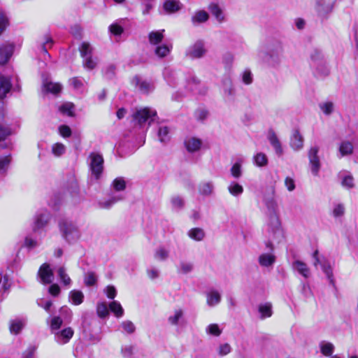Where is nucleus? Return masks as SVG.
Masks as SVG:
<instances>
[{
  "instance_id": "nucleus-16",
  "label": "nucleus",
  "mask_w": 358,
  "mask_h": 358,
  "mask_svg": "<svg viewBox=\"0 0 358 358\" xmlns=\"http://www.w3.org/2000/svg\"><path fill=\"white\" fill-rule=\"evenodd\" d=\"M206 303L210 307L218 305L222 299L221 294L216 289H212L206 292Z\"/></svg>"
},
{
  "instance_id": "nucleus-13",
  "label": "nucleus",
  "mask_w": 358,
  "mask_h": 358,
  "mask_svg": "<svg viewBox=\"0 0 358 358\" xmlns=\"http://www.w3.org/2000/svg\"><path fill=\"white\" fill-rule=\"evenodd\" d=\"M50 219V214L47 211L37 214L35 217L33 230L37 231L45 227Z\"/></svg>"
},
{
  "instance_id": "nucleus-58",
  "label": "nucleus",
  "mask_w": 358,
  "mask_h": 358,
  "mask_svg": "<svg viewBox=\"0 0 358 358\" xmlns=\"http://www.w3.org/2000/svg\"><path fill=\"white\" fill-rule=\"evenodd\" d=\"M59 313L62 319L69 322L72 317V311L67 306H62L59 309Z\"/></svg>"
},
{
  "instance_id": "nucleus-64",
  "label": "nucleus",
  "mask_w": 358,
  "mask_h": 358,
  "mask_svg": "<svg viewBox=\"0 0 358 358\" xmlns=\"http://www.w3.org/2000/svg\"><path fill=\"white\" fill-rule=\"evenodd\" d=\"M310 58L313 62V65L320 62H324L322 61V54L319 50H314L310 55Z\"/></svg>"
},
{
  "instance_id": "nucleus-21",
  "label": "nucleus",
  "mask_w": 358,
  "mask_h": 358,
  "mask_svg": "<svg viewBox=\"0 0 358 358\" xmlns=\"http://www.w3.org/2000/svg\"><path fill=\"white\" fill-rule=\"evenodd\" d=\"M209 19L208 13L203 10H198L191 17V22L194 26L207 22Z\"/></svg>"
},
{
  "instance_id": "nucleus-37",
  "label": "nucleus",
  "mask_w": 358,
  "mask_h": 358,
  "mask_svg": "<svg viewBox=\"0 0 358 358\" xmlns=\"http://www.w3.org/2000/svg\"><path fill=\"white\" fill-rule=\"evenodd\" d=\"M188 236L194 241H201L205 237V232L201 228L196 227L188 231Z\"/></svg>"
},
{
  "instance_id": "nucleus-36",
  "label": "nucleus",
  "mask_w": 358,
  "mask_h": 358,
  "mask_svg": "<svg viewBox=\"0 0 358 358\" xmlns=\"http://www.w3.org/2000/svg\"><path fill=\"white\" fill-rule=\"evenodd\" d=\"M244 162L243 158H238L231 168V173L235 178H239L242 176V164Z\"/></svg>"
},
{
  "instance_id": "nucleus-24",
  "label": "nucleus",
  "mask_w": 358,
  "mask_h": 358,
  "mask_svg": "<svg viewBox=\"0 0 358 358\" xmlns=\"http://www.w3.org/2000/svg\"><path fill=\"white\" fill-rule=\"evenodd\" d=\"M43 87L48 92L57 94L59 93L62 89L61 84L58 83H52L48 80V78H43Z\"/></svg>"
},
{
  "instance_id": "nucleus-10",
  "label": "nucleus",
  "mask_w": 358,
  "mask_h": 358,
  "mask_svg": "<svg viewBox=\"0 0 358 358\" xmlns=\"http://www.w3.org/2000/svg\"><path fill=\"white\" fill-rule=\"evenodd\" d=\"M54 334L55 341L60 345H64L69 342L73 336L74 331L71 327H66L61 331L58 330Z\"/></svg>"
},
{
  "instance_id": "nucleus-38",
  "label": "nucleus",
  "mask_w": 358,
  "mask_h": 358,
  "mask_svg": "<svg viewBox=\"0 0 358 358\" xmlns=\"http://www.w3.org/2000/svg\"><path fill=\"white\" fill-rule=\"evenodd\" d=\"M315 67V75L319 78H324L329 75V70L324 62H320L316 64H313Z\"/></svg>"
},
{
  "instance_id": "nucleus-7",
  "label": "nucleus",
  "mask_w": 358,
  "mask_h": 358,
  "mask_svg": "<svg viewBox=\"0 0 358 358\" xmlns=\"http://www.w3.org/2000/svg\"><path fill=\"white\" fill-rule=\"evenodd\" d=\"M68 190L71 195L74 203H78L84 200V194L80 191L78 182L73 176L69 180Z\"/></svg>"
},
{
  "instance_id": "nucleus-51",
  "label": "nucleus",
  "mask_w": 358,
  "mask_h": 358,
  "mask_svg": "<svg viewBox=\"0 0 358 358\" xmlns=\"http://www.w3.org/2000/svg\"><path fill=\"white\" fill-rule=\"evenodd\" d=\"M69 84L73 87L74 90L83 92L84 90L83 80L78 77H74L69 79Z\"/></svg>"
},
{
  "instance_id": "nucleus-61",
  "label": "nucleus",
  "mask_w": 358,
  "mask_h": 358,
  "mask_svg": "<svg viewBox=\"0 0 358 358\" xmlns=\"http://www.w3.org/2000/svg\"><path fill=\"white\" fill-rule=\"evenodd\" d=\"M136 79L137 80V84L139 86L140 90L143 93H148L151 90L152 85L150 83H149L147 81H144V80L141 81V80H140V79L138 78H136Z\"/></svg>"
},
{
  "instance_id": "nucleus-25",
  "label": "nucleus",
  "mask_w": 358,
  "mask_h": 358,
  "mask_svg": "<svg viewBox=\"0 0 358 358\" xmlns=\"http://www.w3.org/2000/svg\"><path fill=\"white\" fill-rule=\"evenodd\" d=\"M208 8L218 22L222 23L224 21L225 19L223 11L217 3H211L209 4Z\"/></svg>"
},
{
  "instance_id": "nucleus-11",
  "label": "nucleus",
  "mask_w": 358,
  "mask_h": 358,
  "mask_svg": "<svg viewBox=\"0 0 358 358\" xmlns=\"http://www.w3.org/2000/svg\"><path fill=\"white\" fill-rule=\"evenodd\" d=\"M41 278V282L43 284H50L54 279V275L50 265L47 263L42 264L38 273Z\"/></svg>"
},
{
  "instance_id": "nucleus-23",
  "label": "nucleus",
  "mask_w": 358,
  "mask_h": 358,
  "mask_svg": "<svg viewBox=\"0 0 358 358\" xmlns=\"http://www.w3.org/2000/svg\"><path fill=\"white\" fill-rule=\"evenodd\" d=\"M292 267L294 270H296L299 273L303 275L304 278H308L310 275V269L306 265V263L296 260L292 264Z\"/></svg>"
},
{
  "instance_id": "nucleus-9",
  "label": "nucleus",
  "mask_w": 358,
  "mask_h": 358,
  "mask_svg": "<svg viewBox=\"0 0 358 358\" xmlns=\"http://www.w3.org/2000/svg\"><path fill=\"white\" fill-rule=\"evenodd\" d=\"M319 152L318 147H313L308 152V158L311 166V171L314 176H317L320 169V159L317 155Z\"/></svg>"
},
{
  "instance_id": "nucleus-19",
  "label": "nucleus",
  "mask_w": 358,
  "mask_h": 358,
  "mask_svg": "<svg viewBox=\"0 0 358 358\" xmlns=\"http://www.w3.org/2000/svg\"><path fill=\"white\" fill-rule=\"evenodd\" d=\"M201 145V141L195 137H189L185 141V148L189 152H194L199 150Z\"/></svg>"
},
{
  "instance_id": "nucleus-14",
  "label": "nucleus",
  "mask_w": 358,
  "mask_h": 358,
  "mask_svg": "<svg viewBox=\"0 0 358 358\" xmlns=\"http://www.w3.org/2000/svg\"><path fill=\"white\" fill-rule=\"evenodd\" d=\"M14 51V45L12 43H6L0 46V64L8 62Z\"/></svg>"
},
{
  "instance_id": "nucleus-56",
  "label": "nucleus",
  "mask_w": 358,
  "mask_h": 358,
  "mask_svg": "<svg viewBox=\"0 0 358 358\" xmlns=\"http://www.w3.org/2000/svg\"><path fill=\"white\" fill-rule=\"evenodd\" d=\"M206 331L208 334L214 336H219L222 333V330L220 329L219 326L217 324H209L206 327Z\"/></svg>"
},
{
  "instance_id": "nucleus-20",
  "label": "nucleus",
  "mask_w": 358,
  "mask_h": 358,
  "mask_svg": "<svg viewBox=\"0 0 358 358\" xmlns=\"http://www.w3.org/2000/svg\"><path fill=\"white\" fill-rule=\"evenodd\" d=\"M336 0H317V9L320 13H329L334 8Z\"/></svg>"
},
{
  "instance_id": "nucleus-12",
  "label": "nucleus",
  "mask_w": 358,
  "mask_h": 358,
  "mask_svg": "<svg viewBox=\"0 0 358 358\" xmlns=\"http://www.w3.org/2000/svg\"><path fill=\"white\" fill-rule=\"evenodd\" d=\"M267 139L274 149L275 154L278 157H281L283 155V149L281 143L273 129H268L267 134Z\"/></svg>"
},
{
  "instance_id": "nucleus-29",
  "label": "nucleus",
  "mask_w": 358,
  "mask_h": 358,
  "mask_svg": "<svg viewBox=\"0 0 358 358\" xmlns=\"http://www.w3.org/2000/svg\"><path fill=\"white\" fill-rule=\"evenodd\" d=\"M164 29L151 31L148 35L150 43L152 45L159 44L164 38Z\"/></svg>"
},
{
  "instance_id": "nucleus-17",
  "label": "nucleus",
  "mask_w": 358,
  "mask_h": 358,
  "mask_svg": "<svg viewBox=\"0 0 358 358\" xmlns=\"http://www.w3.org/2000/svg\"><path fill=\"white\" fill-rule=\"evenodd\" d=\"M53 43L52 38L47 36L38 41V49L43 53L45 59H46V57H50L48 50L52 48Z\"/></svg>"
},
{
  "instance_id": "nucleus-53",
  "label": "nucleus",
  "mask_w": 358,
  "mask_h": 358,
  "mask_svg": "<svg viewBox=\"0 0 358 358\" xmlns=\"http://www.w3.org/2000/svg\"><path fill=\"white\" fill-rule=\"evenodd\" d=\"M66 151V147L64 144L61 143H56L52 145V153L55 157H60L62 156Z\"/></svg>"
},
{
  "instance_id": "nucleus-34",
  "label": "nucleus",
  "mask_w": 358,
  "mask_h": 358,
  "mask_svg": "<svg viewBox=\"0 0 358 358\" xmlns=\"http://www.w3.org/2000/svg\"><path fill=\"white\" fill-rule=\"evenodd\" d=\"M48 324H50V327L52 331H58L63 324V319L60 316L49 317L46 320Z\"/></svg>"
},
{
  "instance_id": "nucleus-4",
  "label": "nucleus",
  "mask_w": 358,
  "mask_h": 358,
  "mask_svg": "<svg viewBox=\"0 0 358 358\" xmlns=\"http://www.w3.org/2000/svg\"><path fill=\"white\" fill-rule=\"evenodd\" d=\"M103 157L99 152H92L88 156V165L92 176L99 180L103 171Z\"/></svg>"
},
{
  "instance_id": "nucleus-48",
  "label": "nucleus",
  "mask_w": 358,
  "mask_h": 358,
  "mask_svg": "<svg viewBox=\"0 0 358 358\" xmlns=\"http://www.w3.org/2000/svg\"><path fill=\"white\" fill-rule=\"evenodd\" d=\"M97 277L95 273L89 271L85 274L84 282L87 286H94L96 285Z\"/></svg>"
},
{
  "instance_id": "nucleus-44",
  "label": "nucleus",
  "mask_w": 358,
  "mask_h": 358,
  "mask_svg": "<svg viewBox=\"0 0 358 358\" xmlns=\"http://www.w3.org/2000/svg\"><path fill=\"white\" fill-rule=\"evenodd\" d=\"M109 309L117 317H120L124 315V310L120 302L117 301H113L109 304Z\"/></svg>"
},
{
  "instance_id": "nucleus-59",
  "label": "nucleus",
  "mask_w": 358,
  "mask_h": 358,
  "mask_svg": "<svg viewBox=\"0 0 358 358\" xmlns=\"http://www.w3.org/2000/svg\"><path fill=\"white\" fill-rule=\"evenodd\" d=\"M62 113L68 115L69 116H73L74 105L71 103H66L62 105L59 108Z\"/></svg>"
},
{
  "instance_id": "nucleus-2",
  "label": "nucleus",
  "mask_w": 358,
  "mask_h": 358,
  "mask_svg": "<svg viewBox=\"0 0 358 358\" xmlns=\"http://www.w3.org/2000/svg\"><path fill=\"white\" fill-rule=\"evenodd\" d=\"M267 208V213L269 218V227L272 233L271 238L273 241H280L283 234L280 227V222L278 217V207L277 201L273 196L266 198L264 200Z\"/></svg>"
},
{
  "instance_id": "nucleus-45",
  "label": "nucleus",
  "mask_w": 358,
  "mask_h": 358,
  "mask_svg": "<svg viewBox=\"0 0 358 358\" xmlns=\"http://www.w3.org/2000/svg\"><path fill=\"white\" fill-rule=\"evenodd\" d=\"M58 277L64 285H70L71 280L66 272V268L64 266L59 267L57 271Z\"/></svg>"
},
{
  "instance_id": "nucleus-63",
  "label": "nucleus",
  "mask_w": 358,
  "mask_h": 358,
  "mask_svg": "<svg viewBox=\"0 0 358 358\" xmlns=\"http://www.w3.org/2000/svg\"><path fill=\"white\" fill-rule=\"evenodd\" d=\"M121 327L127 334H133L136 330L134 323L129 320L122 322Z\"/></svg>"
},
{
  "instance_id": "nucleus-28",
  "label": "nucleus",
  "mask_w": 358,
  "mask_h": 358,
  "mask_svg": "<svg viewBox=\"0 0 358 358\" xmlns=\"http://www.w3.org/2000/svg\"><path fill=\"white\" fill-rule=\"evenodd\" d=\"M184 312L182 309H176L168 317V322L172 326L179 325L181 320H183Z\"/></svg>"
},
{
  "instance_id": "nucleus-27",
  "label": "nucleus",
  "mask_w": 358,
  "mask_h": 358,
  "mask_svg": "<svg viewBox=\"0 0 358 358\" xmlns=\"http://www.w3.org/2000/svg\"><path fill=\"white\" fill-rule=\"evenodd\" d=\"M182 4L178 0H166L164 3V9L167 13H173L181 9Z\"/></svg>"
},
{
  "instance_id": "nucleus-8",
  "label": "nucleus",
  "mask_w": 358,
  "mask_h": 358,
  "mask_svg": "<svg viewBox=\"0 0 358 358\" xmlns=\"http://www.w3.org/2000/svg\"><path fill=\"white\" fill-rule=\"evenodd\" d=\"M266 247L268 248L271 252L273 251L271 241H268L266 243ZM258 262L259 265L263 267L271 266L275 262V256L272 252L263 253L259 256Z\"/></svg>"
},
{
  "instance_id": "nucleus-43",
  "label": "nucleus",
  "mask_w": 358,
  "mask_h": 358,
  "mask_svg": "<svg viewBox=\"0 0 358 358\" xmlns=\"http://www.w3.org/2000/svg\"><path fill=\"white\" fill-rule=\"evenodd\" d=\"M253 161L256 166L259 167L265 166L268 164V158L263 152H258L253 157Z\"/></svg>"
},
{
  "instance_id": "nucleus-6",
  "label": "nucleus",
  "mask_w": 358,
  "mask_h": 358,
  "mask_svg": "<svg viewBox=\"0 0 358 358\" xmlns=\"http://www.w3.org/2000/svg\"><path fill=\"white\" fill-rule=\"evenodd\" d=\"M206 49L203 40H197L190 45L185 51V56L190 59H201L205 56Z\"/></svg>"
},
{
  "instance_id": "nucleus-47",
  "label": "nucleus",
  "mask_w": 358,
  "mask_h": 358,
  "mask_svg": "<svg viewBox=\"0 0 358 358\" xmlns=\"http://www.w3.org/2000/svg\"><path fill=\"white\" fill-rule=\"evenodd\" d=\"M321 268L323 272L327 275V278L329 280L330 283L334 284L332 268L329 263L326 259H324V262L322 263V266H321Z\"/></svg>"
},
{
  "instance_id": "nucleus-26",
  "label": "nucleus",
  "mask_w": 358,
  "mask_h": 358,
  "mask_svg": "<svg viewBox=\"0 0 358 358\" xmlns=\"http://www.w3.org/2000/svg\"><path fill=\"white\" fill-rule=\"evenodd\" d=\"M123 199L121 196H113L107 200L99 201L97 206L101 209H110L115 203Z\"/></svg>"
},
{
  "instance_id": "nucleus-55",
  "label": "nucleus",
  "mask_w": 358,
  "mask_h": 358,
  "mask_svg": "<svg viewBox=\"0 0 358 358\" xmlns=\"http://www.w3.org/2000/svg\"><path fill=\"white\" fill-rule=\"evenodd\" d=\"M169 129L167 127H159L158 130V138L162 143L166 142L169 139Z\"/></svg>"
},
{
  "instance_id": "nucleus-46",
  "label": "nucleus",
  "mask_w": 358,
  "mask_h": 358,
  "mask_svg": "<svg viewBox=\"0 0 358 358\" xmlns=\"http://www.w3.org/2000/svg\"><path fill=\"white\" fill-rule=\"evenodd\" d=\"M320 350L324 356H331L334 350V345L331 343L322 342L320 344Z\"/></svg>"
},
{
  "instance_id": "nucleus-1",
  "label": "nucleus",
  "mask_w": 358,
  "mask_h": 358,
  "mask_svg": "<svg viewBox=\"0 0 358 358\" xmlns=\"http://www.w3.org/2000/svg\"><path fill=\"white\" fill-rule=\"evenodd\" d=\"M259 57L271 67H278L283 59V47L278 40L268 41L263 50L259 52Z\"/></svg>"
},
{
  "instance_id": "nucleus-62",
  "label": "nucleus",
  "mask_w": 358,
  "mask_h": 358,
  "mask_svg": "<svg viewBox=\"0 0 358 358\" xmlns=\"http://www.w3.org/2000/svg\"><path fill=\"white\" fill-rule=\"evenodd\" d=\"M320 108L325 115H329L334 110V104L332 102H324L320 104Z\"/></svg>"
},
{
  "instance_id": "nucleus-42",
  "label": "nucleus",
  "mask_w": 358,
  "mask_h": 358,
  "mask_svg": "<svg viewBox=\"0 0 358 358\" xmlns=\"http://www.w3.org/2000/svg\"><path fill=\"white\" fill-rule=\"evenodd\" d=\"M172 49V45H161L156 47L155 50V55L161 58L168 55Z\"/></svg>"
},
{
  "instance_id": "nucleus-5",
  "label": "nucleus",
  "mask_w": 358,
  "mask_h": 358,
  "mask_svg": "<svg viewBox=\"0 0 358 358\" xmlns=\"http://www.w3.org/2000/svg\"><path fill=\"white\" fill-rule=\"evenodd\" d=\"M157 112L155 110L144 108L134 112L132 115V118L133 121L140 127H142L146 122L150 125L155 120Z\"/></svg>"
},
{
  "instance_id": "nucleus-41",
  "label": "nucleus",
  "mask_w": 358,
  "mask_h": 358,
  "mask_svg": "<svg viewBox=\"0 0 358 358\" xmlns=\"http://www.w3.org/2000/svg\"><path fill=\"white\" fill-rule=\"evenodd\" d=\"M353 151V145L351 142L348 141H343L339 147V152L341 153V157L351 155Z\"/></svg>"
},
{
  "instance_id": "nucleus-31",
  "label": "nucleus",
  "mask_w": 358,
  "mask_h": 358,
  "mask_svg": "<svg viewBox=\"0 0 358 358\" xmlns=\"http://www.w3.org/2000/svg\"><path fill=\"white\" fill-rule=\"evenodd\" d=\"M258 310L261 314L260 318L262 320L266 317H269L272 315V305L270 303H261L259 305Z\"/></svg>"
},
{
  "instance_id": "nucleus-35",
  "label": "nucleus",
  "mask_w": 358,
  "mask_h": 358,
  "mask_svg": "<svg viewBox=\"0 0 358 358\" xmlns=\"http://www.w3.org/2000/svg\"><path fill=\"white\" fill-rule=\"evenodd\" d=\"M69 298L73 304L78 306L83 302L84 294L81 291L74 289L70 292Z\"/></svg>"
},
{
  "instance_id": "nucleus-40",
  "label": "nucleus",
  "mask_w": 358,
  "mask_h": 358,
  "mask_svg": "<svg viewBox=\"0 0 358 358\" xmlns=\"http://www.w3.org/2000/svg\"><path fill=\"white\" fill-rule=\"evenodd\" d=\"M169 257V250L164 247H159L156 249L154 257L157 261H166Z\"/></svg>"
},
{
  "instance_id": "nucleus-57",
  "label": "nucleus",
  "mask_w": 358,
  "mask_h": 358,
  "mask_svg": "<svg viewBox=\"0 0 358 358\" xmlns=\"http://www.w3.org/2000/svg\"><path fill=\"white\" fill-rule=\"evenodd\" d=\"M99 317L104 318L108 315V308L106 303H99L96 306Z\"/></svg>"
},
{
  "instance_id": "nucleus-22",
  "label": "nucleus",
  "mask_w": 358,
  "mask_h": 358,
  "mask_svg": "<svg viewBox=\"0 0 358 358\" xmlns=\"http://www.w3.org/2000/svg\"><path fill=\"white\" fill-rule=\"evenodd\" d=\"M12 87L10 78L0 75V98H3Z\"/></svg>"
},
{
  "instance_id": "nucleus-54",
  "label": "nucleus",
  "mask_w": 358,
  "mask_h": 358,
  "mask_svg": "<svg viewBox=\"0 0 358 358\" xmlns=\"http://www.w3.org/2000/svg\"><path fill=\"white\" fill-rule=\"evenodd\" d=\"M112 186L115 191H122L126 188V182L122 177H118L113 180Z\"/></svg>"
},
{
  "instance_id": "nucleus-33",
  "label": "nucleus",
  "mask_w": 358,
  "mask_h": 358,
  "mask_svg": "<svg viewBox=\"0 0 358 358\" xmlns=\"http://www.w3.org/2000/svg\"><path fill=\"white\" fill-rule=\"evenodd\" d=\"M214 185L212 182H203L199 185V192L201 195L210 196L213 194Z\"/></svg>"
},
{
  "instance_id": "nucleus-30",
  "label": "nucleus",
  "mask_w": 358,
  "mask_h": 358,
  "mask_svg": "<svg viewBox=\"0 0 358 358\" xmlns=\"http://www.w3.org/2000/svg\"><path fill=\"white\" fill-rule=\"evenodd\" d=\"M200 81L198 78L194 76H192L187 80V87L189 91L198 92L199 94H204L206 92V90L203 91L200 90Z\"/></svg>"
},
{
  "instance_id": "nucleus-32",
  "label": "nucleus",
  "mask_w": 358,
  "mask_h": 358,
  "mask_svg": "<svg viewBox=\"0 0 358 358\" xmlns=\"http://www.w3.org/2000/svg\"><path fill=\"white\" fill-rule=\"evenodd\" d=\"M170 201L171 208L175 211H179L185 206V200L179 195H174L171 196Z\"/></svg>"
},
{
  "instance_id": "nucleus-3",
  "label": "nucleus",
  "mask_w": 358,
  "mask_h": 358,
  "mask_svg": "<svg viewBox=\"0 0 358 358\" xmlns=\"http://www.w3.org/2000/svg\"><path fill=\"white\" fill-rule=\"evenodd\" d=\"M59 228L62 238L69 243L76 242L80 237L78 226L71 220H62L59 222Z\"/></svg>"
},
{
  "instance_id": "nucleus-15",
  "label": "nucleus",
  "mask_w": 358,
  "mask_h": 358,
  "mask_svg": "<svg viewBox=\"0 0 358 358\" xmlns=\"http://www.w3.org/2000/svg\"><path fill=\"white\" fill-rule=\"evenodd\" d=\"M290 146L294 150H300L303 147V138L298 129H294L290 138Z\"/></svg>"
},
{
  "instance_id": "nucleus-50",
  "label": "nucleus",
  "mask_w": 358,
  "mask_h": 358,
  "mask_svg": "<svg viewBox=\"0 0 358 358\" xmlns=\"http://www.w3.org/2000/svg\"><path fill=\"white\" fill-rule=\"evenodd\" d=\"M79 50L83 58L92 55V48L87 42H83L80 46Z\"/></svg>"
},
{
  "instance_id": "nucleus-60",
  "label": "nucleus",
  "mask_w": 358,
  "mask_h": 358,
  "mask_svg": "<svg viewBox=\"0 0 358 358\" xmlns=\"http://www.w3.org/2000/svg\"><path fill=\"white\" fill-rule=\"evenodd\" d=\"M70 33L75 38L81 39L83 36V29L78 24H74L70 27Z\"/></svg>"
},
{
  "instance_id": "nucleus-18",
  "label": "nucleus",
  "mask_w": 358,
  "mask_h": 358,
  "mask_svg": "<svg viewBox=\"0 0 358 358\" xmlns=\"http://www.w3.org/2000/svg\"><path fill=\"white\" fill-rule=\"evenodd\" d=\"M26 322V320L22 318H16L10 320L9 323L10 332L15 335L19 334L24 327Z\"/></svg>"
},
{
  "instance_id": "nucleus-39",
  "label": "nucleus",
  "mask_w": 358,
  "mask_h": 358,
  "mask_svg": "<svg viewBox=\"0 0 358 358\" xmlns=\"http://www.w3.org/2000/svg\"><path fill=\"white\" fill-rule=\"evenodd\" d=\"M227 189L229 192L234 196H238L243 192V186L234 181L229 183Z\"/></svg>"
},
{
  "instance_id": "nucleus-49",
  "label": "nucleus",
  "mask_w": 358,
  "mask_h": 358,
  "mask_svg": "<svg viewBox=\"0 0 358 358\" xmlns=\"http://www.w3.org/2000/svg\"><path fill=\"white\" fill-rule=\"evenodd\" d=\"M10 156L0 157V174L3 175L6 173L10 163Z\"/></svg>"
},
{
  "instance_id": "nucleus-52",
  "label": "nucleus",
  "mask_w": 358,
  "mask_h": 358,
  "mask_svg": "<svg viewBox=\"0 0 358 358\" xmlns=\"http://www.w3.org/2000/svg\"><path fill=\"white\" fill-rule=\"evenodd\" d=\"M223 86L225 95L228 96H234L235 95L236 91L230 80H225L223 82Z\"/></svg>"
}]
</instances>
